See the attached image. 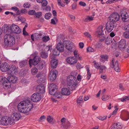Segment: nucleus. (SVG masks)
Instances as JSON below:
<instances>
[{"instance_id":"nucleus-1","label":"nucleus","mask_w":129,"mask_h":129,"mask_svg":"<svg viewBox=\"0 0 129 129\" xmlns=\"http://www.w3.org/2000/svg\"><path fill=\"white\" fill-rule=\"evenodd\" d=\"M11 26L9 27L7 26L6 32L7 34L4 36V45L5 48L9 47L12 46L15 42V40L14 38L11 36L10 34L13 32L11 29Z\"/></svg>"},{"instance_id":"nucleus-2","label":"nucleus","mask_w":129,"mask_h":129,"mask_svg":"<svg viewBox=\"0 0 129 129\" xmlns=\"http://www.w3.org/2000/svg\"><path fill=\"white\" fill-rule=\"evenodd\" d=\"M17 107L19 111L25 113L31 110L33 105L30 101L26 100L21 102L18 104Z\"/></svg>"},{"instance_id":"nucleus-3","label":"nucleus","mask_w":129,"mask_h":129,"mask_svg":"<svg viewBox=\"0 0 129 129\" xmlns=\"http://www.w3.org/2000/svg\"><path fill=\"white\" fill-rule=\"evenodd\" d=\"M49 88V93L51 95H54L56 97H57V95H58V94H57V93H55L57 89L56 85L55 84H50Z\"/></svg>"},{"instance_id":"nucleus-4","label":"nucleus","mask_w":129,"mask_h":129,"mask_svg":"<svg viewBox=\"0 0 129 129\" xmlns=\"http://www.w3.org/2000/svg\"><path fill=\"white\" fill-rule=\"evenodd\" d=\"M114 62V59L112 58L111 62L110 63V67L112 68H114V69L116 72H119L120 71V69L119 67L118 61L116 60L115 62Z\"/></svg>"},{"instance_id":"nucleus-5","label":"nucleus","mask_w":129,"mask_h":129,"mask_svg":"<svg viewBox=\"0 0 129 129\" xmlns=\"http://www.w3.org/2000/svg\"><path fill=\"white\" fill-rule=\"evenodd\" d=\"M116 26V24L112 21H109L106 24V27L108 32H110L114 28H115Z\"/></svg>"},{"instance_id":"nucleus-6","label":"nucleus","mask_w":129,"mask_h":129,"mask_svg":"<svg viewBox=\"0 0 129 129\" xmlns=\"http://www.w3.org/2000/svg\"><path fill=\"white\" fill-rule=\"evenodd\" d=\"M41 58L38 56L36 55L33 59H29V65L31 67V65H37L40 61Z\"/></svg>"},{"instance_id":"nucleus-7","label":"nucleus","mask_w":129,"mask_h":129,"mask_svg":"<svg viewBox=\"0 0 129 129\" xmlns=\"http://www.w3.org/2000/svg\"><path fill=\"white\" fill-rule=\"evenodd\" d=\"M110 21H112L115 23L118 21L120 19L119 15L117 13L111 14L109 17Z\"/></svg>"},{"instance_id":"nucleus-8","label":"nucleus","mask_w":129,"mask_h":129,"mask_svg":"<svg viewBox=\"0 0 129 129\" xmlns=\"http://www.w3.org/2000/svg\"><path fill=\"white\" fill-rule=\"evenodd\" d=\"M32 101L35 102H37L40 100L41 98V95L39 93H35L33 94L31 97Z\"/></svg>"},{"instance_id":"nucleus-9","label":"nucleus","mask_w":129,"mask_h":129,"mask_svg":"<svg viewBox=\"0 0 129 129\" xmlns=\"http://www.w3.org/2000/svg\"><path fill=\"white\" fill-rule=\"evenodd\" d=\"M57 74V72L56 70L55 69L52 70L50 73L49 79L51 81H54L56 79Z\"/></svg>"},{"instance_id":"nucleus-10","label":"nucleus","mask_w":129,"mask_h":129,"mask_svg":"<svg viewBox=\"0 0 129 129\" xmlns=\"http://www.w3.org/2000/svg\"><path fill=\"white\" fill-rule=\"evenodd\" d=\"M9 67V65L7 63L5 62L1 65L0 69L2 72H8Z\"/></svg>"},{"instance_id":"nucleus-11","label":"nucleus","mask_w":129,"mask_h":129,"mask_svg":"<svg viewBox=\"0 0 129 129\" xmlns=\"http://www.w3.org/2000/svg\"><path fill=\"white\" fill-rule=\"evenodd\" d=\"M11 29L14 33L19 34L21 32V30L15 24H12L11 26Z\"/></svg>"},{"instance_id":"nucleus-12","label":"nucleus","mask_w":129,"mask_h":129,"mask_svg":"<svg viewBox=\"0 0 129 129\" xmlns=\"http://www.w3.org/2000/svg\"><path fill=\"white\" fill-rule=\"evenodd\" d=\"M66 60L68 63L71 65L75 64L77 62V59L74 57H70L67 58Z\"/></svg>"},{"instance_id":"nucleus-13","label":"nucleus","mask_w":129,"mask_h":129,"mask_svg":"<svg viewBox=\"0 0 129 129\" xmlns=\"http://www.w3.org/2000/svg\"><path fill=\"white\" fill-rule=\"evenodd\" d=\"M103 27L102 26H99L98 28V30L96 33L95 35L98 37L101 38L104 36L103 28Z\"/></svg>"},{"instance_id":"nucleus-14","label":"nucleus","mask_w":129,"mask_h":129,"mask_svg":"<svg viewBox=\"0 0 129 129\" xmlns=\"http://www.w3.org/2000/svg\"><path fill=\"white\" fill-rule=\"evenodd\" d=\"M36 90L41 94H43L45 92V87L42 84L37 86L36 87Z\"/></svg>"},{"instance_id":"nucleus-15","label":"nucleus","mask_w":129,"mask_h":129,"mask_svg":"<svg viewBox=\"0 0 129 129\" xmlns=\"http://www.w3.org/2000/svg\"><path fill=\"white\" fill-rule=\"evenodd\" d=\"M121 16L122 17V20L124 19L123 21H124L125 20L129 17V10L125 12H122L121 14Z\"/></svg>"},{"instance_id":"nucleus-16","label":"nucleus","mask_w":129,"mask_h":129,"mask_svg":"<svg viewBox=\"0 0 129 129\" xmlns=\"http://www.w3.org/2000/svg\"><path fill=\"white\" fill-rule=\"evenodd\" d=\"M11 116L16 121L19 120L22 117L21 114L17 112L13 113L12 114Z\"/></svg>"},{"instance_id":"nucleus-17","label":"nucleus","mask_w":129,"mask_h":129,"mask_svg":"<svg viewBox=\"0 0 129 129\" xmlns=\"http://www.w3.org/2000/svg\"><path fill=\"white\" fill-rule=\"evenodd\" d=\"M8 80L10 82L15 83L17 81V78L16 76H10L8 77Z\"/></svg>"},{"instance_id":"nucleus-18","label":"nucleus","mask_w":129,"mask_h":129,"mask_svg":"<svg viewBox=\"0 0 129 129\" xmlns=\"http://www.w3.org/2000/svg\"><path fill=\"white\" fill-rule=\"evenodd\" d=\"M67 77V80L68 82L74 81V80H76V73H75V74H73Z\"/></svg>"},{"instance_id":"nucleus-19","label":"nucleus","mask_w":129,"mask_h":129,"mask_svg":"<svg viewBox=\"0 0 129 129\" xmlns=\"http://www.w3.org/2000/svg\"><path fill=\"white\" fill-rule=\"evenodd\" d=\"M61 94L64 95H69L70 94V91L68 88H63L61 90Z\"/></svg>"},{"instance_id":"nucleus-20","label":"nucleus","mask_w":129,"mask_h":129,"mask_svg":"<svg viewBox=\"0 0 129 129\" xmlns=\"http://www.w3.org/2000/svg\"><path fill=\"white\" fill-rule=\"evenodd\" d=\"M73 43L71 42L68 43V44L65 46L66 48L69 51L72 52L73 50Z\"/></svg>"},{"instance_id":"nucleus-21","label":"nucleus","mask_w":129,"mask_h":129,"mask_svg":"<svg viewBox=\"0 0 129 129\" xmlns=\"http://www.w3.org/2000/svg\"><path fill=\"white\" fill-rule=\"evenodd\" d=\"M126 45V41L124 39L121 40L119 43L118 47L119 48H125Z\"/></svg>"},{"instance_id":"nucleus-22","label":"nucleus","mask_w":129,"mask_h":129,"mask_svg":"<svg viewBox=\"0 0 129 129\" xmlns=\"http://www.w3.org/2000/svg\"><path fill=\"white\" fill-rule=\"evenodd\" d=\"M56 48L60 52H62L63 51L64 46L61 42H59L57 44Z\"/></svg>"},{"instance_id":"nucleus-23","label":"nucleus","mask_w":129,"mask_h":129,"mask_svg":"<svg viewBox=\"0 0 129 129\" xmlns=\"http://www.w3.org/2000/svg\"><path fill=\"white\" fill-rule=\"evenodd\" d=\"M51 62L52 68L53 69L56 68L58 64L57 60L56 59H53L51 60Z\"/></svg>"},{"instance_id":"nucleus-24","label":"nucleus","mask_w":129,"mask_h":129,"mask_svg":"<svg viewBox=\"0 0 129 129\" xmlns=\"http://www.w3.org/2000/svg\"><path fill=\"white\" fill-rule=\"evenodd\" d=\"M17 70L16 67L12 65L11 67L10 66L8 72L9 74H11L13 72H17Z\"/></svg>"},{"instance_id":"nucleus-25","label":"nucleus","mask_w":129,"mask_h":129,"mask_svg":"<svg viewBox=\"0 0 129 129\" xmlns=\"http://www.w3.org/2000/svg\"><path fill=\"white\" fill-rule=\"evenodd\" d=\"M70 124L68 121H67L65 123H62L61 127L63 129H67L70 126Z\"/></svg>"},{"instance_id":"nucleus-26","label":"nucleus","mask_w":129,"mask_h":129,"mask_svg":"<svg viewBox=\"0 0 129 129\" xmlns=\"http://www.w3.org/2000/svg\"><path fill=\"white\" fill-rule=\"evenodd\" d=\"M111 129H119L122 128L121 124L120 123H115L112 125Z\"/></svg>"},{"instance_id":"nucleus-27","label":"nucleus","mask_w":129,"mask_h":129,"mask_svg":"<svg viewBox=\"0 0 129 129\" xmlns=\"http://www.w3.org/2000/svg\"><path fill=\"white\" fill-rule=\"evenodd\" d=\"M45 64V62L44 61H41L37 66L38 69H42L44 67Z\"/></svg>"},{"instance_id":"nucleus-28","label":"nucleus","mask_w":129,"mask_h":129,"mask_svg":"<svg viewBox=\"0 0 129 129\" xmlns=\"http://www.w3.org/2000/svg\"><path fill=\"white\" fill-rule=\"evenodd\" d=\"M36 77L38 78V80H39L40 82H42L45 79L44 76L40 74H38L36 76Z\"/></svg>"},{"instance_id":"nucleus-29","label":"nucleus","mask_w":129,"mask_h":129,"mask_svg":"<svg viewBox=\"0 0 129 129\" xmlns=\"http://www.w3.org/2000/svg\"><path fill=\"white\" fill-rule=\"evenodd\" d=\"M86 69L87 71V79L88 80L90 78L91 76V73L90 72L89 69V67L88 66H86Z\"/></svg>"},{"instance_id":"nucleus-30","label":"nucleus","mask_w":129,"mask_h":129,"mask_svg":"<svg viewBox=\"0 0 129 129\" xmlns=\"http://www.w3.org/2000/svg\"><path fill=\"white\" fill-rule=\"evenodd\" d=\"M8 120L7 116H5L3 117L0 120V122L1 124L4 125H5L6 124V121Z\"/></svg>"},{"instance_id":"nucleus-31","label":"nucleus","mask_w":129,"mask_h":129,"mask_svg":"<svg viewBox=\"0 0 129 129\" xmlns=\"http://www.w3.org/2000/svg\"><path fill=\"white\" fill-rule=\"evenodd\" d=\"M122 119L126 121L129 119V113L127 112H125L124 115L122 118Z\"/></svg>"},{"instance_id":"nucleus-32","label":"nucleus","mask_w":129,"mask_h":129,"mask_svg":"<svg viewBox=\"0 0 129 129\" xmlns=\"http://www.w3.org/2000/svg\"><path fill=\"white\" fill-rule=\"evenodd\" d=\"M101 58L100 59L101 61H103V60L104 59L105 60L107 61L108 60V56L107 55H102L101 56Z\"/></svg>"},{"instance_id":"nucleus-33","label":"nucleus","mask_w":129,"mask_h":129,"mask_svg":"<svg viewBox=\"0 0 129 129\" xmlns=\"http://www.w3.org/2000/svg\"><path fill=\"white\" fill-rule=\"evenodd\" d=\"M41 56L43 58H46L48 56V54L46 52H42L40 53Z\"/></svg>"},{"instance_id":"nucleus-34","label":"nucleus","mask_w":129,"mask_h":129,"mask_svg":"<svg viewBox=\"0 0 129 129\" xmlns=\"http://www.w3.org/2000/svg\"><path fill=\"white\" fill-rule=\"evenodd\" d=\"M9 125L13 124L15 122V120L11 116L10 117H9Z\"/></svg>"},{"instance_id":"nucleus-35","label":"nucleus","mask_w":129,"mask_h":129,"mask_svg":"<svg viewBox=\"0 0 129 129\" xmlns=\"http://www.w3.org/2000/svg\"><path fill=\"white\" fill-rule=\"evenodd\" d=\"M112 38L110 37H108L105 41L106 44L108 45L112 43Z\"/></svg>"},{"instance_id":"nucleus-36","label":"nucleus","mask_w":129,"mask_h":129,"mask_svg":"<svg viewBox=\"0 0 129 129\" xmlns=\"http://www.w3.org/2000/svg\"><path fill=\"white\" fill-rule=\"evenodd\" d=\"M72 85L71 84H70L68 83V87L71 90H74L76 88V86L75 85Z\"/></svg>"},{"instance_id":"nucleus-37","label":"nucleus","mask_w":129,"mask_h":129,"mask_svg":"<svg viewBox=\"0 0 129 129\" xmlns=\"http://www.w3.org/2000/svg\"><path fill=\"white\" fill-rule=\"evenodd\" d=\"M59 52L57 49H54L53 51V55L55 56H57L59 54Z\"/></svg>"},{"instance_id":"nucleus-38","label":"nucleus","mask_w":129,"mask_h":129,"mask_svg":"<svg viewBox=\"0 0 129 129\" xmlns=\"http://www.w3.org/2000/svg\"><path fill=\"white\" fill-rule=\"evenodd\" d=\"M123 36L127 39H129V32L125 31L123 33Z\"/></svg>"},{"instance_id":"nucleus-39","label":"nucleus","mask_w":129,"mask_h":129,"mask_svg":"<svg viewBox=\"0 0 129 129\" xmlns=\"http://www.w3.org/2000/svg\"><path fill=\"white\" fill-rule=\"evenodd\" d=\"M109 98V95H104L102 96V99L103 101H106Z\"/></svg>"},{"instance_id":"nucleus-40","label":"nucleus","mask_w":129,"mask_h":129,"mask_svg":"<svg viewBox=\"0 0 129 129\" xmlns=\"http://www.w3.org/2000/svg\"><path fill=\"white\" fill-rule=\"evenodd\" d=\"M57 18L56 17H54L53 19H51V23L53 24H56V22H57Z\"/></svg>"},{"instance_id":"nucleus-41","label":"nucleus","mask_w":129,"mask_h":129,"mask_svg":"<svg viewBox=\"0 0 129 129\" xmlns=\"http://www.w3.org/2000/svg\"><path fill=\"white\" fill-rule=\"evenodd\" d=\"M62 37H63V36L62 35H59L57 37V41L58 42L59 41V42H61L62 41H63V38Z\"/></svg>"},{"instance_id":"nucleus-42","label":"nucleus","mask_w":129,"mask_h":129,"mask_svg":"<svg viewBox=\"0 0 129 129\" xmlns=\"http://www.w3.org/2000/svg\"><path fill=\"white\" fill-rule=\"evenodd\" d=\"M87 51L88 52H94L95 51V50L94 49L91 47H89L87 48Z\"/></svg>"},{"instance_id":"nucleus-43","label":"nucleus","mask_w":129,"mask_h":129,"mask_svg":"<svg viewBox=\"0 0 129 129\" xmlns=\"http://www.w3.org/2000/svg\"><path fill=\"white\" fill-rule=\"evenodd\" d=\"M27 62L26 61H23L19 63V64L21 67H23L26 65Z\"/></svg>"},{"instance_id":"nucleus-44","label":"nucleus","mask_w":129,"mask_h":129,"mask_svg":"<svg viewBox=\"0 0 129 129\" xmlns=\"http://www.w3.org/2000/svg\"><path fill=\"white\" fill-rule=\"evenodd\" d=\"M50 39V38L48 36H44L42 38L43 41L45 42H46L48 41Z\"/></svg>"},{"instance_id":"nucleus-45","label":"nucleus","mask_w":129,"mask_h":129,"mask_svg":"<svg viewBox=\"0 0 129 129\" xmlns=\"http://www.w3.org/2000/svg\"><path fill=\"white\" fill-rule=\"evenodd\" d=\"M51 14L50 13H46L45 15V19H48L50 18Z\"/></svg>"},{"instance_id":"nucleus-46","label":"nucleus","mask_w":129,"mask_h":129,"mask_svg":"<svg viewBox=\"0 0 129 129\" xmlns=\"http://www.w3.org/2000/svg\"><path fill=\"white\" fill-rule=\"evenodd\" d=\"M31 72L32 74L33 75H34L36 74L38 72V70L36 68H33L31 70Z\"/></svg>"},{"instance_id":"nucleus-47","label":"nucleus","mask_w":129,"mask_h":129,"mask_svg":"<svg viewBox=\"0 0 129 129\" xmlns=\"http://www.w3.org/2000/svg\"><path fill=\"white\" fill-rule=\"evenodd\" d=\"M47 120L48 122L50 123L53 120V118L50 116H48L47 117Z\"/></svg>"},{"instance_id":"nucleus-48","label":"nucleus","mask_w":129,"mask_h":129,"mask_svg":"<svg viewBox=\"0 0 129 129\" xmlns=\"http://www.w3.org/2000/svg\"><path fill=\"white\" fill-rule=\"evenodd\" d=\"M93 62L94 63V66L97 69L99 68L100 67H101V65L98 63L94 61Z\"/></svg>"},{"instance_id":"nucleus-49","label":"nucleus","mask_w":129,"mask_h":129,"mask_svg":"<svg viewBox=\"0 0 129 129\" xmlns=\"http://www.w3.org/2000/svg\"><path fill=\"white\" fill-rule=\"evenodd\" d=\"M93 17H92L88 16L87 18L85 19L86 22L90 21L93 20Z\"/></svg>"},{"instance_id":"nucleus-50","label":"nucleus","mask_w":129,"mask_h":129,"mask_svg":"<svg viewBox=\"0 0 129 129\" xmlns=\"http://www.w3.org/2000/svg\"><path fill=\"white\" fill-rule=\"evenodd\" d=\"M100 70V73H102L103 70H104L106 69V67L104 66L101 65V67L99 68Z\"/></svg>"},{"instance_id":"nucleus-51","label":"nucleus","mask_w":129,"mask_h":129,"mask_svg":"<svg viewBox=\"0 0 129 129\" xmlns=\"http://www.w3.org/2000/svg\"><path fill=\"white\" fill-rule=\"evenodd\" d=\"M83 100L82 96H80L78 98L77 101V103H81Z\"/></svg>"},{"instance_id":"nucleus-52","label":"nucleus","mask_w":129,"mask_h":129,"mask_svg":"<svg viewBox=\"0 0 129 129\" xmlns=\"http://www.w3.org/2000/svg\"><path fill=\"white\" fill-rule=\"evenodd\" d=\"M84 34L85 36L88 38L89 39H90L92 38V37L91 35L88 32H86L84 33Z\"/></svg>"},{"instance_id":"nucleus-53","label":"nucleus","mask_w":129,"mask_h":129,"mask_svg":"<svg viewBox=\"0 0 129 129\" xmlns=\"http://www.w3.org/2000/svg\"><path fill=\"white\" fill-rule=\"evenodd\" d=\"M42 5L43 6H46L48 4L47 1L46 0L43 1L41 3Z\"/></svg>"},{"instance_id":"nucleus-54","label":"nucleus","mask_w":129,"mask_h":129,"mask_svg":"<svg viewBox=\"0 0 129 129\" xmlns=\"http://www.w3.org/2000/svg\"><path fill=\"white\" fill-rule=\"evenodd\" d=\"M63 0H58V4L59 6H61L62 7L65 6V5L64 4H61V2Z\"/></svg>"},{"instance_id":"nucleus-55","label":"nucleus","mask_w":129,"mask_h":129,"mask_svg":"<svg viewBox=\"0 0 129 129\" xmlns=\"http://www.w3.org/2000/svg\"><path fill=\"white\" fill-rule=\"evenodd\" d=\"M35 14L36 17L38 18H39L42 16V13L41 12H37Z\"/></svg>"},{"instance_id":"nucleus-56","label":"nucleus","mask_w":129,"mask_h":129,"mask_svg":"<svg viewBox=\"0 0 129 129\" xmlns=\"http://www.w3.org/2000/svg\"><path fill=\"white\" fill-rule=\"evenodd\" d=\"M28 14L30 15H33L36 14V12L34 10H31L29 12Z\"/></svg>"},{"instance_id":"nucleus-57","label":"nucleus","mask_w":129,"mask_h":129,"mask_svg":"<svg viewBox=\"0 0 129 129\" xmlns=\"http://www.w3.org/2000/svg\"><path fill=\"white\" fill-rule=\"evenodd\" d=\"M30 6V4L28 3H25L23 5L24 7L26 8H29Z\"/></svg>"},{"instance_id":"nucleus-58","label":"nucleus","mask_w":129,"mask_h":129,"mask_svg":"<svg viewBox=\"0 0 129 129\" xmlns=\"http://www.w3.org/2000/svg\"><path fill=\"white\" fill-rule=\"evenodd\" d=\"M70 84H71L72 85H75V86H76V83H77V81L76 80H74V81H71V82H68Z\"/></svg>"},{"instance_id":"nucleus-59","label":"nucleus","mask_w":129,"mask_h":129,"mask_svg":"<svg viewBox=\"0 0 129 129\" xmlns=\"http://www.w3.org/2000/svg\"><path fill=\"white\" fill-rule=\"evenodd\" d=\"M127 96H125V97L124 98H122L120 99L121 101V102H123L124 101H125L127 100H128L127 99Z\"/></svg>"},{"instance_id":"nucleus-60","label":"nucleus","mask_w":129,"mask_h":129,"mask_svg":"<svg viewBox=\"0 0 129 129\" xmlns=\"http://www.w3.org/2000/svg\"><path fill=\"white\" fill-rule=\"evenodd\" d=\"M119 89L123 91L124 89L123 87V85L121 83H120L119 85Z\"/></svg>"},{"instance_id":"nucleus-61","label":"nucleus","mask_w":129,"mask_h":129,"mask_svg":"<svg viewBox=\"0 0 129 129\" xmlns=\"http://www.w3.org/2000/svg\"><path fill=\"white\" fill-rule=\"evenodd\" d=\"M124 29L125 31H127L129 32V24L125 26L124 27Z\"/></svg>"},{"instance_id":"nucleus-62","label":"nucleus","mask_w":129,"mask_h":129,"mask_svg":"<svg viewBox=\"0 0 129 129\" xmlns=\"http://www.w3.org/2000/svg\"><path fill=\"white\" fill-rule=\"evenodd\" d=\"M77 6V4L76 3H74L72 5V9H76Z\"/></svg>"},{"instance_id":"nucleus-63","label":"nucleus","mask_w":129,"mask_h":129,"mask_svg":"<svg viewBox=\"0 0 129 129\" xmlns=\"http://www.w3.org/2000/svg\"><path fill=\"white\" fill-rule=\"evenodd\" d=\"M106 117L105 116L102 117L101 116H100L98 117V118L100 120H103L106 119Z\"/></svg>"},{"instance_id":"nucleus-64","label":"nucleus","mask_w":129,"mask_h":129,"mask_svg":"<svg viewBox=\"0 0 129 129\" xmlns=\"http://www.w3.org/2000/svg\"><path fill=\"white\" fill-rule=\"evenodd\" d=\"M79 47L81 48H82L84 46V43L82 42H80L79 43Z\"/></svg>"}]
</instances>
